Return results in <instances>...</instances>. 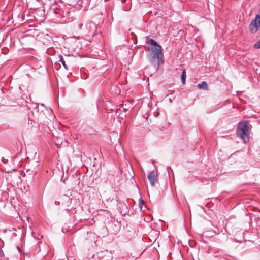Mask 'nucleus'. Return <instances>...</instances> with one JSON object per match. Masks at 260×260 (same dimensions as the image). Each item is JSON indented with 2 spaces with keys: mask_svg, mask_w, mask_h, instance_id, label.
<instances>
[{
  "mask_svg": "<svg viewBox=\"0 0 260 260\" xmlns=\"http://www.w3.org/2000/svg\"><path fill=\"white\" fill-rule=\"evenodd\" d=\"M148 43L153 46L152 48L150 61L153 64L156 61V64L158 67L164 62L162 48L158 45L156 41L152 39H150L148 41Z\"/></svg>",
  "mask_w": 260,
  "mask_h": 260,
  "instance_id": "nucleus-1",
  "label": "nucleus"
},
{
  "mask_svg": "<svg viewBox=\"0 0 260 260\" xmlns=\"http://www.w3.org/2000/svg\"><path fill=\"white\" fill-rule=\"evenodd\" d=\"M237 135L243 139L244 143L248 140V126L246 122H240L237 131Z\"/></svg>",
  "mask_w": 260,
  "mask_h": 260,
  "instance_id": "nucleus-2",
  "label": "nucleus"
},
{
  "mask_svg": "<svg viewBox=\"0 0 260 260\" xmlns=\"http://www.w3.org/2000/svg\"><path fill=\"white\" fill-rule=\"evenodd\" d=\"M260 28V15H256L250 24V30L252 33L256 32Z\"/></svg>",
  "mask_w": 260,
  "mask_h": 260,
  "instance_id": "nucleus-3",
  "label": "nucleus"
},
{
  "mask_svg": "<svg viewBox=\"0 0 260 260\" xmlns=\"http://www.w3.org/2000/svg\"><path fill=\"white\" fill-rule=\"evenodd\" d=\"M148 178L152 186L155 185L156 181V174L154 171L150 172L148 175Z\"/></svg>",
  "mask_w": 260,
  "mask_h": 260,
  "instance_id": "nucleus-4",
  "label": "nucleus"
},
{
  "mask_svg": "<svg viewBox=\"0 0 260 260\" xmlns=\"http://www.w3.org/2000/svg\"><path fill=\"white\" fill-rule=\"evenodd\" d=\"M197 88L199 89H203L207 90L208 89V84L206 81H203L201 84H198Z\"/></svg>",
  "mask_w": 260,
  "mask_h": 260,
  "instance_id": "nucleus-5",
  "label": "nucleus"
},
{
  "mask_svg": "<svg viewBox=\"0 0 260 260\" xmlns=\"http://www.w3.org/2000/svg\"><path fill=\"white\" fill-rule=\"evenodd\" d=\"M186 73L185 70H183L182 72V74L181 76V80L182 84L184 85L186 82Z\"/></svg>",
  "mask_w": 260,
  "mask_h": 260,
  "instance_id": "nucleus-6",
  "label": "nucleus"
},
{
  "mask_svg": "<svg viewBox=\"0 0 260 260\" xmlns=\"http://www.w3.org/2000/svg\"><path fill=\"white\" fill-rule=\"evenodd\" d=\"M59 61L62 63V64H63V66L64 67V68L68 70V68L67 64H66V61L64 60L63 56L62 55H59Z\"/></svg>",
  "mask_w": 260,
  "mask_h": 260,
  "instance_id": "nucleus-7",
  "label": "nucleus"
},
{
  "mask_svg": "<svg viewBox=\"0 0 260 260\" xmlns=\"http://www.w3.org/2000/svg\"><path fill=\"white\" fill-rule=\"evenodd\" d=\"M254 47L257 49L260 48V40L254 45Z\"/></svg>",
  "mask_w": 260,
  "mask_h": 260,
  "instance_id": "nucleus-8",
  "label": "nucleus"
},
{
  "mask_svg": "<svg viewBox=\"0 0 260 260\" xmlns=\"http://www.w3.org/2000/svg\"><path fill=\"white\" fill-rule=\"evenodd\" d=\"M169 101H170L171 102H172V100H171V99H169Z\"/></svg>",
  "mask_w": 260,
  "mask_h": 260,
  "instance_id": "nucleus-9",
  "label": "nucleus"
}]
</instances>
